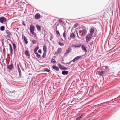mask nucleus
<instances>
[{
  "label": "nucleus",
  "instance_id": "1",
  "mask_svg": "<svg viewBox=\"0 0 120 120\" xmlns=\"http://www.w3.org/2000/svg\"><path fill=\"white\" fill-rule=\"evenodd\" d=\"M93 37V35H92L88 34L86 37V42H88L89 41H90Z\"/></svg>",
  "mask_w": 120,
  "mask_h": 120
},
{
  "label": "nucleus",
  "instance_id": "2",
  "mask_svg": "<svg viewBox=\"0 0 120 120\" xmlns=\"http://www.w3.org/2000/svg\"><path fill=\"white\" fill-rule=\"evenodd\" d=\"M35 29V27L32 25H31L30 27V32L31 33L34 35H36V34L35 33L34 31Z\"/></svg>",
  "mask_w": 120,
  "mask_h": 120
},
{
  "label": "nucleus",
  "instance_id": "3",
  "mask_svg": "<svg viewBox=\"0 0 120 120\" xmlns=\"http://www.w3.org/2000/svg\"><path fill=\"white\" fill-rule=\"evenodd\" d=\"M11 43L12 44L13 46V51L14 52V56L16 55V45L15 44L13 41L11 42Z\"/></svg>",
  "mask_w": 120,
  "mask_h": 120
},
{
  "label": "nucleus",
  "instance_id": "4",
  "mask_svg": "<svg viewBox=\"0 0 120 120\" xmlns=\"http://www.w3.org/2000/svg\"><path fill=\"white\" fill-rule=\"evenodd\" d=\"M7 19L4 17H0V22L1 23L5 22L7 21Z\"/></svg>",
  "mask_w": 120,
  "mask_h": 120
},
{
  "label": "nucleus",
  "instance_id": "5",
  "mask_svg": "<svg viewBox=\"0 0 120 120\" xmlns=\"http://www.w3.org/2000/svg\"><path fill=\"white\" fill-rule=\"evenodd\" d=\"M6 33L7 34V36L9 38H11L12 34L9 30H7L6 31Z\"/></svg>",
  "mask_w": 120,
  "mask_h": 120
},
{
  "label": "nucleus",
  "instance_id": "6",
  "mask_svg": "<svg viewBox=\"0 0 120 120\" xmlns=\"http://www.w3.org/2000/svg\"><path fill=\"white\" fill-rule=\"evenodd\" d=\"M7 68L11 70H12L14 69V66L12 63L10 65H7Z\"/></svg>",
  "mask_w": 120,
  "mask_h": 120
},
{
  "label": "nucleus",
  "instance_id": "7",
  "mask_svg": "<svg viewBox=\"0 0 120 120\" xmlns=\"http://www.w3.org/2000/svg\"><path fill=\"white\" fill-rule=\"evenodd\" d=\"M83 56H77L72 60L73 62H75L77 60L81 58Z\"/></svg>",
  "mask_w": 120,
  "mask_h": 120
},
{
  "label": "nucleus",
  "instance_id": "8",
  "mask_svg": "<svg viewBox=\"0 0 120 120\" xmlns=\"http://www.w3.org/2000/svg\"><path fill=\"white\" fill-rule=\"evenodd\" d=\"M87 32V31L86 29L84 28L83 29L81 36H82V37L83 36L85 35L86 34Z\"/></svg>",
  "mask_w": 120,
  "mask_h": 120
},
{
  "label": "nucleus",
  "instance_id": "9",
  "mask_svg": "<svg viewBox=\"0 0 120 120\" xmlns=\"http://www.w3.org/2000/svg\"><path fill=\"white\" fill-rule=\"evenodd\" d=\"M105 71H98V74L99 75L102 76L103 75L105 74Z\"/></svg>",
  "mask_w": 120,
  "mask_h": 120
},
{
  "label": "nucleus",
  "instance_id": "10",
  "mask_svg": "<svg viewBox=\"0 0 120 120\" xmlns=\"http://www.w3.org/2000/svg\"><path fill=\"white\" fill-rule=\"evenodd\" d=\"M9 50L10 51V53L11 56H12L13 54V50L12 49V45L10 44H9Z\"/></svg>",
  "mask_w": 120,
  "mask_h": 120
},
{
  "label": "nucleus",
  "instance_id": "11",
  "mask_svg": "<svg viewBox=\"0 0 120 120\" xmlns=\"http://www.w3.org/2000/svg\"><path fill=\"white\" fill-rule=\"evenodd\" d=\"M62 49L61 48H58L57 50V51L55 52L54 54L55 55H57L59 54H60L61 51Z\"/></svg>",
  "mask_w": 120,
  "mask_h": 120
},
{
  "label": "nucleus",
  "instance_id": "12",
  "mask_svg": "<svg viewBox=\"0 0 120 120\" xmlns=\"http://www.w3.org/2000/svg\"><path fill=\"white\" fill-rule=\"evenodd\" d=\"M94 32V28L93 27H92L90 30V33L89 34L93 35V34Z\"/></svg>",
  "mask_w": 120,
  "mask_h": 120
},
{
  "label": "nucleus",
  "instance_id": "13",
  "mask_svg": "<svg viewBox=\"0 0 120 120\" xmlns=\"http://www.w3.org/2000/svg\"><path fill=\"white\" fill-rule=\"evenodd\" d=\"M71 48L70 47H69L68 48V49L66 50V52L64 54V56L66 54H67L69 53L71 51Z\"/></svg>",
  "mask_w": 120,
  "mask_h": 120
},
{
  "label": "nucleus",
  "instance_id": "14",
  "mask_svg": "<svg viewBox=\"0 0 120 120\" xmlns=\"http://www.w3.org/2000/svg\"><path fill=\"white\" fill-rule=\"evenodd\" d=\"M81 48L83 52H85V54H86V53L87 52V51L86 48L85 47L84 45H82V46Z\"/></svg>",
  "mask_w": 120,
  "mask_h": 120
},
{
  "label": "nucleus",
  "instance_id": "15",
  "mask_svg": "<svg viewBox=\"0 0 120 120\" xmlns=\"http://www.w3.org/2000/svg\"><path fill=\"white\" fill-rule=\"evenodd\" d=\"M41 16L38 13H37L35 16V18L36 19H38L40 18Z\"/></svg>",
  "mask_w": 120,
  "mask_h": 120
},
{
  "label": "nucleus",
  "instance_id": "16",
  "mask_svg": "<svg viewBox=\"0 0 120 120\" xmlns=\"http://www.w3.org/2000/svg\"><path fill=\"white\" fill-rule=\"evenodd\" d=\"M52 68L53 69H55L57 71H58L59 70V68L56 66L53 65L52 67Z\"/></svg>",
  "mask_w": 120,
  "mask_h": 120
},
{
  "label": "nucleus",
  "instance_id": "17",
  "mask_svg": "<svg viewBox=\"0 0 120 120\" xmlns=\"http://www.w3.org/2000/svg\"><path fill=\"white\" fill-rule=\"evenodd\" d=\"M68 73V71H64L62 72V74L64 75H66Z\"/></svg>",
  "mask_w": 120,
  "mask_h": 120
},
{
  "label": "nucleus",
  "instance_id": "18",
  "mask_svg": "<svg viewBox=\"0 0 120 120\" xmlns=\"http://www.w3.org/2000/svg\"><path fill=\"white\" fill-rule=\"evenodd\" d=\"M18 72L19 74V77L21 78V75H21V71L20 68H18Z\"/></svg>",
  "mask_w": 120,
  "mask_h": 120
},
{
  "label": "nucleus",
  "instance_id": "19",
  "mask_svg": "<svg viewBox=\"0 0 120 120\" xmlns=\"http://www.w3.org/2000/svg\"><path fill=\"white\" fill-rule=\"evenodd\" d=\"M83 114H82L79 117H77L75 120H80L83 117Z\"/></svg>",
  "mask_w": 120,
  "mask_h": 120
},
{
  "label": "nucleus",
  "instance_id": "20",
  "mask_svg": "<svg viewBox=\"0 0 120 120\" xmlns=\"http://www.w3.org/2000/svg\"><path fill=\"white\" fill-rule=\"evenodd\" d=\"M81 46V45H78V44H76L75 45H74L72 46L73 47H74L75 48H76V47H80Z\"/></svg>",
  "mask_w": 120,
  "mask_h": 120
},
{
  "label": "nucleus",
  "instance_id": "21",
  "mask_svg": "<svg viewBox=\"0 0 120 120\" xmlns=\"http://www.w3.org/2000/svg\"><path fill=\"white\" fill-rule=\"evenodd\" d=\"M24 40V43L26 44H27L28 42L27 40V39L26 37L25 36H24L23 37Z\"/></svg>",
  "mask_w": 120,
  "mask_h": 120
},
{
  "label": "nucleus",
  "instance_id": "22",
  "mask_svg": "<svg viewBox=\"0 0 120 120\" xmlns=\"http://www.w3.org/2000/svg\"><path fill=\"white\" fill-rule=\"evenodd\" d=\"M25 55L27 56H30V54L29 53V51L28 50H26L25 51Z\"/></svg>",
  "mask_w": 120,
  "mask_h": 120
},
{
  "label": "nucleus",
  "instance_id": "23",
  "mask_svg": "<svg viewBox=\"0 0 120 120\" xmlns=\"http://www.w3.org/2000/svg\"><path fill=\"white\" fill-rule=\"evenodd\" d=\"M70 37L71 38L73 39H74L75 37V36L74 34L73 33H71V34Z\"/></svg>",
  "mask_w": 120,
  "mask_h": 120
},
{
  "label": "nucleus",
  "instance_id": "24",
  "mask_svg": "<svg viewBox=\"0 0 120 120\" xmlns=\"http://www.w3.org/2000/svg\"><path fill=\"white\" fill-rule=\"evenodd\" d=\"M36 26L38 31H39L41 30V27L39 25H37Z\"/></svg>",
  "mask_w": 120,
  "mask_h": 120
},
{
  "label": "nucleus",
  "instance_id": "25",
  "mask_svg": "<svg viewBox=\"0 0 120 120\" xmlns=\"http://www.w3.org/2000/svg\"><path fill=\"white\" fill-rule=\"evenodd\" d=\"M43 50L44 52H46L47 51V49L45 45L43 46Z\"/></svg>",
  "mask_w": 120,
  "mask_h": 120
},
{
  "label": "nucleus",
  "instance_id": "26",
  "mask_svg": "<svg viewBox=\"0 0 120 120\" xmlns=\"http://www.w3.org/2000/svg\"><path fill=\"white\" fill-rule=\"evenodd\" d=\"M51 63L54 64L56 63V61L55 60L53 59H51Z\"/></svg>",
  "mask_w": 120,
  "mask_h": 120
},
{
  "label": "nucleus",
  "instance_id": "27",
  "mask_svg": "<svg viewBox=\"0 0 120 120\" xmlns=\"http://www.w3.org/2000/svg\"><path fill=\"white\" fill-rule=\"evenodd\" d=\"M0 30L2 31H3L5 29V27L4 26H2L0 28Z\"/></svg>",
  "mask_w": 120,
  "mask_h": 120
},
{
  "label": "nucleus",
  "instance_id": "28",
  "mask_svg": "<svg viewBox=\"0 0 120 120\" xmlns=\"http://www.w3.org/2000/svg\"><path fill=\"white\" fill-rule=\"evenodd\" d=\"M58 66L60 68L61 70H63V68H64V67L63 66H62V65L60 64H58Z\"/></svg>",
  "mask_w": 120,
  "mask_h": 120
},
{
  "label": "nucleus",
  "instance_id": "29",
  "mask_svg": "<svg viewBox=\"0 0 120 120\" xmlns=\"http://www.w3.org/2000/svg\"><path fill=\"white\" fill-rule=\"evenodd\" d=\"M39 48V47L38 46L34 50V52H36Z\"/></svg>",
  "mask_w": 120,
  "mask_h": 120
},
{
  "label": "nucleus",
  "instance_id": "30",
  "mask_svg": "<svg viewBox=\"0 0 120 120\" xmlns=\"http://www.w3.org/2000/svg\"><path fill=\"white\" fill-rule=\"evenodd\" d=\"M44 71H46L48 72H49L50 71L47 68H44Z\"/></svg>",
  "mask_w": 120,
  "mask_h": 120
},
{
  "label": "nucleus",
  "instance_id": "31",
  "mask_svg": "<svg viewBox=\"0 0 120 120\" xmlns=\"http://www.w3.org/2000/svg\"><path fill=\"white\" fill-rule=\"evenodd\" d=\"M58 44L60 45L61 46H63L64 45V43H62L60 42H59L58 43Z\"/></svg>",
  "mask_w": 120,
  "mask_h": 120
},
{
  "label": "nucleus",
  "instance_id": "32",
  "mask_svg": "<svg viewBox=\"0 0 120 120\" xmlns=\"http://www.w3.org/2000/svg\"><path fill=\"white\" fill-rule=\"evenodd\" d=\"M78 25V24L77 23H76L74 24V28L76 27Z\"/></svg>",
  "mask_w": 120,
  "mask_h": 120
},
{
  "label": "nucleus",
  "instance_id": "33",
  "mask_svg": "<svg viewBox=\"0 0 120 120\" xmlns=\"http://www.w3.org/2000/svg\"><path fill=\"white\" fill-rule=\"evenodd\" d=\"M33 44H35L36 43V41L34 40H33L32 41Z\"/></svg>",
  "mask_w": 120,
  "mask_h": 120
},
{
  "label": "nucleus",
  "instance_id": "34",
  "mask_svg": "<svg viewBox=\"0 0 120 120\" xmlns=\"http://www.w3.org/2000/svg\"><path fill=\"white\" fill-rule=\"evenodd\" d=\"M4 39H3L2 40V46L4 48Z\"/></svg>",
  "mask_w": 120,
  "mask_h": 120
},
{
  "label": "nucleus",
  "instance_id": "35",
  "mask_svg": "<svg viewBox=\"0 0 120 120\" xmlns=\"http://www.w3.org/2000/svg\"><path fill=\"white\" fill-rule=\"evenodd\" d=\"M46 52H44L43 53V55L42 57L43 58L45 57V56H46Z\"/></svg>",
  "mask_w": 120,
  "mask_h": 120
},
{
  "label": "nucleus",
  "instance_id": "36",
  "mask_svg": "<svg viewBox=\"0 0 120 120\" xmlns=\"http://www.w3.org/2000/svg\"><path fill=\"white\" fill-rule=\"evenodd\" d=\"M56 34L57 35H58V36H59L60 35V33L58 31H56Z\"/></svg>",
  "mask_w": 120,
  "mask_h": 120
},
{
  "label": "nucleus",
  "instance_id": "37",
  "mask_svg": "<svg viewBox=\"0 0 120 120\" xmlns=\"http://www.w3.org/2000/svg\"><path fill=\"white\" fill-rule=\"evenodd\" d=\"M65 31L63 33V36L64 38H65L66 37V36L65 34Z\"/></svg>",
  "mask_w": 120,
  "mask_h": 120
},
{
  "label": "nucleus",
  "instance_id": "38",
  "mask_svg": "<svg viewBox=\"0 0 120 120\" xmlns=\"http://www.w3.org/2000/svg\"><path fill=\"white\" fill-rule=\"evenodd\" d=\"M58 21L60 23H63V21L61 19L59 20Z\"/></svg>",
  "mask_w": 120,
  "mask_h": 120
},
{
  "label": "nucleus",
  "instance_id": "39",
  "mask_svg": "<svg viewBox=\"0 0 120 120\" xmlns=\"http://www.w3.org/2000/svg\"><path fill=\"white\" fill-rule=\"evenodd\" d=\"M41 56V55L38 54L37 55H36V57L39 58H40Z\"/></svg>",
  "mask_w": 120,
  "mask_h": 120
},
{
  "label": "nucleus",
  "instance_id": "40",
  "mask_svg": "<svg viewBox=\"0 0 120 120\" xmlns=\"http://www.w3.org/2000/svg\"><path fill=\"white\" fill-rule=\"evenodd\" d=\"M15 92V91L14 90H13L12 91H9V92L11 93H14V92Z\"/></svg>",
  "mask_w": 120,
  "mask_h": 120
},
{
  "label": "nucleus",
  "instance_id": "41",
  "mask_svg": "<svg viewBox=\"0 0 120 120\" xmlns=\"http://www.w3.org/2000/svg\"><path fill=\"white\" fill-rule=\"evenodd\" d=\"M38 52L39 53H40V54H41L42 53L41 50V49L39 50L38 51Z\"/></svg>",
  "mask_w": 120,
  "mask_h": 120
},
{
  "label": "nucleus",
  "instance_id": "42",
  "mask_svg": "<svg viewBox=\"0 0 120 120\" xmlns=\"http://www.w3.org/2000/svg\"><path fill=\"white\" fill-rule=\"evenodd\" d=\"M68 68H66L65 67H64L63 68V70H68Z\"/></svg>",
  "mask_w": 120,
  "mask_h": 120
},
{
  "label": "nucleus",
  "instance_id": "43",
  "mask_svg": "<svg viewBox=\"0 0 120 120\" xmlns=\"http://www.w3.org/2000/svg\"><path fill=\"white\" fill-rule=\"evenodd\" d=\"M77 37H78V38L79 39H81V38H82V36H81V37H79L78 36V33H77Z\"/></svg>",
  "mask_w": 120,
  "mask_h": 120
},
{
  "label": "nucleus",
  "instance_id": "44",
  "mask_svg": "<svg viewBox=\"0 0 120 120\" xmlns=\"http://www.w3.org/2000/svg\"><path fill=\"white\" fill-rule=\"evenodd\" d=\"M102 68H103L104 70H105L106 69V68L105 67V66H104L102 67Z\"/></svg>",
  "mask_w": 120,
  "mask_h": 120
},
{
  "label": "nucleus",
  "instance_id": "45",
  "mask_svg": "<svg viewBox=\"0 0 120 120\" xmlns=\"http://www.w3.org/2000/svg\"><path fill=\"white\" fill-rule=\"evenodd\" d=\"M3 52H6L5 49L4 48L3 49Z\"/></svg>",
  "mask_w": 120,
  "mask_h": 120
},
{
  "label": "nucleus",
  "instance_id": "46",
  "mask_svg": "<svg viewBox=\"0 0 120 120\" xmlns=\"http://www.w3.org/2000/svg\"><path fill=\"white\" fill-rule=\"evenodd\" d=\"M90 45L91 46H92V45H93V42H91L90 43Z\"/></svg>",
  "mask_w": 120,
  "mask_h": 120
},
{
  "label": "nucleus",
  "instance_id": "47",
  "mask_svg": "<svg viewBox=\"0 0 120 120\" xmlns=\"http://www.w3.org/2000/svg\"><path fill=\"white\" fill-rule=\"evenodd\" d=\"M17 67L18 68H19V65L18 64H17Z\"/></svg>",
  "mask_w": 120,
  "mask_h": 120
},
{
  "label": "nucleus",
  "instance_id": "48",
  "mask_svg": "<svg viewBox=\"0 0 120 120\" xmlns=\"http://www.w3.org/2000/svg\"><path fill=\"white\" fill-rule=\"evenodd\" d=\"M3 56H4L5 55H6V52H3Z\"/></svg>",
  "mask_w": 120,
  "mask_h": 120
},
{
  "label": "nucleus",
  "instance_id": "49",
  "mask_svg": "<svg viewBox=\"0 0 120 120\" xmlns=\"http://www.w3.org/2000/svg\"><path fill=\"white\" fill-rule=\"evenodd\" d=\"M34 52L35 53V54H36V55H37V54H38V53L36 52Z\"/></svg>",
  "mask_w": 120,
  "mask_h": 120
},
{
  "label": "nucleus",
  "instance_id": "50",
  "mask_svg": "<svg viewBox=\"0 0 120 120\" xmlns=\"http://www.w3.org/2000/svg\"><path fill=\"white\" fill-rule=\"evenodd\" d=\"M73 61H72V60H71V61H70L68 63L69 64H70L71 62H72Z\"/></svg>",
  "mask_w": 120,
  "mask_h": 120
},
{
  "label": "nucleus",
  "instance_id": "51",
  "mask_svg": "<svg viewBox=\"0 0 120 120\" xmlns=\"http://www.w3.org/2000/svg\"><path fill=\"white\" fill-rule=\"evenodd\" d=\"M105 67L106 69L108 68V66H105Z\"/></svg>",
  "mask_w": 120,
  "mask_h": 120
},
{
  "label": "nucleus",
  "instance_id": "52",
  "mask_svg": "<svg viewBox=\"0 0 120 120\" xmlns=\"http://www.w3.org/2000/svg\"><path fill=\"white\" fill-rule=\"evenodd\" d=\"M22 24L23 25H24V26H25V23L24 22H23L22 23Z\"/></svg>",
  "mask_w": 120,
  "mask_h": 120
},
{
  "label": "nucleus",
  "instance_id": "53",
  "mask_svg": "<svg viewBox=\"0 0 120 120\" xmlns=\"http://www.w3.org/2000/svg\"><path fill=\"white\" fill-rule=\"evenodd\" d=\"M69 64L68 63H67L66 64H66V65L68 64Z\"/></svg>",
  "mask_w": 120,
  "mask_h": 120
},
{
  "label": "nucleus",
  "instance_id": "54",
  "mask_svg": "<svg viewBox=\"0 0 120 120\" xmlns=\"http://www.w3.org/2000/svg\"><path fill=\"white\" fill-rule=\"evenodd\" d=\"M72 101H71V103H72Z\"/></svg>",
  "mask_w": 120,
  "mask_h": 120
},
{
  "label": "nucleus",
  "instance_id": "55",
  "mask_svg": "<svg viewBox=\"0 0 120 120\" xmlns=\"http://www.w3.org/2000/svg\"><path fill=\"white\" fill-rule=\"evenodd\" d=\"M62 60V61H63V59Z\"/></svg>",
  "mask_w": 120,
  "mask_h": 120
},
{
  "label": "nucleus",
  "instance_id": "56",
  "mask_svg": "<svg viewBox=\"0 0 120 120\" xmlns=\"http://www.w3.org/2000/svg\"><path fill=\"white\" fill-rule=\"evenodd\" d=\"M50 40H51V39H50Z\"/></svg>",
  "mask_w": 120,
  "mask_h": 120
}]
</instances>
